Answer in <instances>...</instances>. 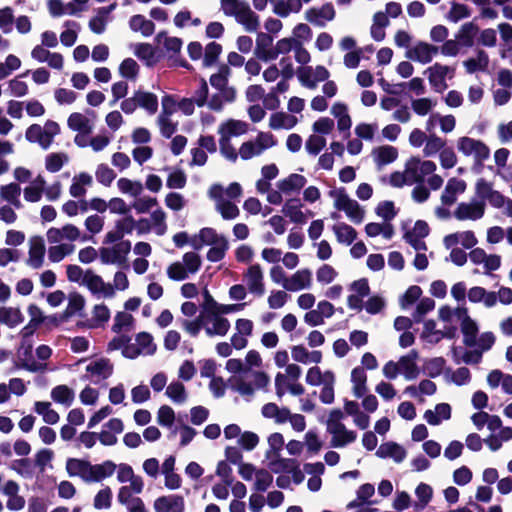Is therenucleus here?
<instances>
[{
  "label": "nucleus",
  "mask_w": 512,
  "mask_h": 512,
  "mask_svg": "<svg viewBox=\"0 0 512 512\" xmlns=\"http://www.w3.org/2000/svg\"><path fill=\"white\" fill-rule=\"evenodd\" d=\"M329 195L335 198L334 207L339 211H344L354 223L360 224L364 220V209L356 200L349 198L344 187L331 190Z\"/></svg>",
  "instance_id": "nucleus-1"
},
{
  "label": "nucleus",
  "mask_w": 512,
  "mask_h": 512,
  "mask_svg": "<svg viewBox=\"0 0 512 512\" xmlns=\"http://www.w3.org/2000/svg\"><path fill=\"white\" fill-rule=\"evenodd\" d=\"M256 142L258 148H256L252 141L244 142L241 145L239 154L243 160L251 159L254 155L260 154L263 150L268 149L277 143L273 134L265 132H259Z\"/></svg>",
  "instance_id": "nucleus-2"
},
{
  "label": "nucleus",
  "mask_w": 512,
  "mask_h": 512,
  "mask_svg": "<svg viewBox=\"0 0 512 512\" xmlns=\"http://www.w3.org/2000/svg\"><path fill=\"white\" fill-rule=\"evenodd\" d=\"M485 212V203L483 201L465 203L461 202L458 204L454 211V217L457 220H478L483 217Z\"/></svg>",
  "instance_id": "nucleus-3"
},
{
  "label": "nucleus",
  "mask_w": 512,
  "mask_h": 512,
  "mask_svg": "<svg viewBox=\"0 0 512 512\" xmlns=\"http://www.w3.org/2000/svg\"><path fill=\"white\" fill-rule=\"evenodd\" d=\"M154 509L155 512H184L185 501L177 494L160 496L154 502Z\"/></svg>",
  "instance_id": "nucleus-4"
},
{
  "label": "nucleus",
  "mask_w": 512,
  "mask_h": 512,
  "mask_svg": "<svg viewBox=\"0 0 512 512\" xmlns=\"http://www.w3.org/2000/svg\"><path fill=\"white\" fill-rule=\"evenodd\" d=\"M32 344H22L18 349L19 362L15 363V367L18 369H25L29 372H37L42 370L45 365L37 363L33 359Z\"/></svg>",
  "instance_id": "nucleus-5"
},
{
  "label": "nucleus",
  "mask_w": 512,
  "mask_h": 512,
  "mask_svg": "<svg viewBox=\"0 0 512 512\" xmlns=\"http://www.w3.org/2000/svg\"><path fill=\"white\" fill-rule=\"evenodd\" d=\"M305 18L310 23L323 27L325 23L320 20V18H323L327 21H332L335 18V9L333 7V4L331 2H327L320 9L317 8H310L305 13Z\"/></svg>",
  "instance_id": "nucleus-6"
},
{
  "label": "nucleus",
  "mask_w": 512,
  "mask_h": 512,
  "mask_svg": "<svg viewBox=\"0 0 512 512\" xmlns=\"http://www.w3.org/2000/svg\"><path fill=\"white\" fill-rule=\"evenodd\" d=\"M29 258L27 264L34 269H39L43 265L45 255L44 240L40 236H34L29 241Z\"/></svg>",
  "instance_id": "nucleus-7"
},
{
  "label": "nucleus",
  "mask_w": 512,
  "mask_h": 512,
  "mask_svg": "<svg viewBox=\"0 0 512 512\" xmlns=\"http://www.w3.org/2000/svg\"><path fill=\"white\" fill-rule=\"evenodd\" d=\"M437 52V46H433L426 42H419L412 50H408L406 52V57L422 64H427L432 61L433 54H436Z\"/></svg>",
  "instance_id": "nucleus-8"
},
{
  "label": "nucleus",
  "mask_w": 512,
  "mask_h": 512,
  "mask_svg": "<svg viewBox=\"0 0 512 512\" xmlns=\"http://www.w3.org/2000/svg\"><path fill=\"white\" fill-rule=\"evenodd\" d=\"M466 190V182L456 177L450 178L441 195V201L444 205L450 206L456 202V195L462 194Z\"/></svg>",
  "instance_id": "nucleus-9"
},
{
  "label": "nucleus",
  "mask_w": 512,
  "mask_h": 512,
  "mask_svg": "<svg viewBox=\"0 0 512 512\" xmlns=\"http://www.w3.org/2000/svg\"><path fill=\"white\" fill-rule=\"evenodd\" d=\"M380 458H392L396 463H401L406 458V450L396 442H386L380 445L376 451Z\"/></svg>",
  "instance_id": "nucleus-10"
},
{
  "label": "nucleus",
  "mask_w": 512,
  "mask_h": 512,
  "mask_svg": "<svg viewBox=\"0 0 512 512\" xmlns=\"http://www.w3.org/2000/svg\"><path fill=\"white\" fill-rule=\"evenodd\" d=\"M248 279V289L251 293L262 296L265 292L263 284V274L259 264L251 265L246 273Z\"/></svg>",
  "instance_id": "nucleus-11"
},
{
  "label": "nucleus",
  "mask_w": 512,
  "mask_h": 512,
  "mask_svg": "<svg viewBox=\"0 0 512 512\" xmlns=\"http://www.w3.org/2000/svg\"><path fill=\"white\" fill-rule=\"evenodd\" d=\"M311 271L309 269L298 270L288 281L283 283V288L288 291H298L308 288L311 283Z\"/></svg>",
  "instance_id": "nucleus-12"
},
{
  "label": "nucleus",
  "mask_w": 512,
  "mask_h": 512,
  "mask_svg": "<svg viewBox=\"0 0 512 512\" xmlns=\"http://www.w3.org/2000/svg\"><path fill=\"white\" fill-rule=\"evenodd\" d=\"M427 71L430 72L429 82L437 91L440 92L447 88L445 78L450 72V68L448 66L435 63L432 67H429Z\"/></svg>",
  "instance_id": "nucleus-13"
},
{
  "label": "nucleus",
  "mask_w": 512,
  "mask_h": 512,
  "mask_svg": "<svg viewBox=\"0 0 512 512\" xmlns=\"http://www.w3.org/2000/svg\"><path fill=\"white\" fill-rule=\"evenodd\" d=\"M307 180L303 175L292 173L277 183L278 189L284 194L299 192L306 184Z\"/></svg>",
  "instance_id": "nucleus-14"
},
{
  "label": "nucleus",
  "mask_w": 512,
  "mask_h": 512,
  "mask_svg": "<svg viewBox=\"0 0 512 512\" xmlns=\"http://www.w3.org/2000/svg\"><path fill=\"white\" fill-rule=\"evenodd\" d=\"M90 462L83 459L69 458L66 462V471L70 477L79 476L89 482Z\"/></svg>",
  "instance_id": "nucleus-15"
},
{
  "label": "nucleus",
  "mask_w": 512,
  "mask_h": 512,
  "mask_svg": "<svg viewBox=\"0 0 512 512\" xmlns=\"http://www.w3.org/2000/svg\"><path fill=\"white\" fill-rule=\"evenodd\" d=\"M116 469V464L111 460H106L101 464L92 465L90 463L89 482H99L104 478L110 477Z\"/></svg>",
  "instance_id": "nucleus-16"
},
{
  "label": "nucleus",
  "mask_w": 512,
  "mask_h": 512,
  "mask_svg": "<svg viewBox=\"0 0 512 512\" xmlns=\"http://www.w3.org/2000/svg\"><path fill=\"white\" fill-rule=\"evenodd\" d=\"M372 154L377 166L382 167L394 162L397 159L398 150L396 147L384 145L374 148Z\"/></svg>",
  "instance_id": "nucleus-17"
},
{
  "label": "nucleus",
  "mask_w": 512,
  "mask_h": 512,
  "mask_svg": "<svg viewBox=\"0 0 512 512\" xmlns=\"http://www.w3.org/2000/svg\"><path fill=\"white\" fill-rule=\"evenodd\" d=\"M302 204L297 198L289 199L282 208V213L296 224H305L307 218L301 211Z\"/></svg>",
  "instance_id": "nucleus-18"
},
{
  "label": "nucleus",
  "mask_w": 512,
  "mask_h": 512,
  "mask_svg": "<svg viewBox=\"0 0 512 512\" xmlns=\"http://www.w3.org/2000/svg\"><path fill=\"white\" fill-rule=\"evenodd\" d=\"M68 127L77 131L82 135H88L92 132V125L89 119L79 112H73L70 114L67 120Z\"/></svg>",
  "instance_id": "nucleus-19"
},
{
  "label": "nucleus",
  "mask_w": 512,
  "mask_h": 512,
  "mask_svg": "<svg viewBox=\"0 0 512 512\" xmlns=\"http://www.w3.org/2000/svg\"><path fill=\"white\" fill-rule=\"evenodd\" d=\"M298 120L295 116L286 114L285 112H275L271 114L269 127L273 130L292 129Z\"/></svg>",
  "instance_id": "nucleus-20"
},
{
  "label": "nucleus",
  "mask_w": 512,
  "mask_h": 512,
  "mask_svg": "<svg viewBox=\"0 0 512 512\" xmlns=\"http://www.w3.org/2000/svg\"><path fill=\"white\" fill-rule=\"evenodd\" d=\"M129 26L132 31H140L145 37L151 36L155 31V24L141 14L133 15L129 20Z\"/></svg>",
  "instance_id": "nucleus-21"
},
{
  "label": "nucleus",
  "mask_w": 512,
  "mask_h": 512,
  "mask_svg": "<svg viewBox=\"0 0 512 512\" xmlns=\"http://www.w3.org/2000/svg\"><path fill=\"white\" fill-rule=\"evenodd\" d=\"M235 18L248 32H255L259 28V16L250 9L248 4L241 9Z\"/></svg>",
  "instance_id": "nucleus-22"
},
{
  "label": "nucleus",
  "mask_w": 512,
  "mask_h": 512,
  "mask_svg": "<svg viewBox=\"0 0 512 512\" xmlns=\"http://www.w3.org/2000/svg\"><path fill=\"white\" fill-rule=\"evenodd\" d=\"M479 32V27L473 21L463 24L456 35L457 40L462 46L472 47L474 38Z\"/></svg>",
  "instance_id": "nucleus-23"
},
{
  "label": "nucleus",
  "mask_w": 512,
  "mask_h": 512,
  "mask_svg": "<svg viewBox=\"0 0 512 512\" xmlns=\"http://www.w3.org/2000/svg\"><path fill=\"white\" fill-rule=\"evenodd\" d=\"M24 321V316L19 308L0 307V323L14 328Z\"/></svg>",
  "instance_id": "nucleus-24"
},
{
  "label": "nucleus",
  "mask_w": 512,
  "mask_h": 512,
  "mask_svg": "<svg viewBox=\"0 0 512 512\" xmlns=\"http://www.w3.org/2000/svg\"><path fill=\"white\" fill-rule=\"evenodd\" d=\"M138 107L145 109L149 114H154L158 110V98L152 92L137 90L135 91Z\"/></svg>",
  "instance_id": "nucleus-25"
},
{
  "label": "nucleus",
  "mask_w": 512,
  "mask_h": 512,
  "mask_svg": "<svg viewBox=\"0 0 512 512\" xmlns=\"http://www.w3.org/2000/svg\"><path fill=\"white\" fill-rule=\"evenodd\" d=\"M489 65L488 54L480 49L477 51V58H469L464 61L467 73L473 74L477 71H485Z\"/></svg>",
  "instance_id": "nucleus-26"
},
{
  "label": "nucleus",
  "mask_w": 512,
  "mask_h": 512,
  "mask_svg": "<svg viewBox=\"0 0 512 512\" xmlns=\"http://www.w3.org/2000/svg\"><path fill=\"white\" fill-rule=\"evenodd\" d=\"M86 371L92 375H98L102 379H107L113 373V365L108 358H101L87 365Z\"/></svg>",
  "instance_id": "nucleus-27"
},
{
  "label": "nucleus",
  "mask_w": 512,
  "mask_h": 512,
  "mask_svg": "<svg viewBox=\"0 0 512 512\" xmlns=\"http://www.w3.org/2000/svg\"><path fill=\"white\" fill-rule=\"evenodd\" d=\"M461 331L463 333V342L466 346L472 347L476 344L478 326L471 317H466L461 322Z\"/></svg>",
  "instance_id": "nucleus-28"
},
{
  "label": "nucleus",
  "mask_w": 512,
  "mask_h": 512,
  "mask_svg": "<svg viewBox=\"0 0 512 512\" xmlns=\"http://www.w3.org/2000/svg\"><path fill=\"white\" fill-rule=\"evenodd\" d=\"M333 231L338 242L352 244L357 238V231L346 223H339L333 226Z\"/></svg>",
  "instance_id": "nucleus-29"
},
{
  "label": "nucleus",
  "mask_w": 512,
  "mask_h": 512,
  "mask_svg": "<svg viewBox=\"0 0 512 512\" xmlns=\"http://www.w3.org/2000/svg\"><path fill=\"white\" fill-rule=\"evenodd\" d=\"M51 398L57 403L69 406L74 400V391L66 385H58L52 389Z\"/></svg>",
  "instance_id": "nucleus-30"
},
{
  "label": "nucleus",
  "mask_w": 512,
  "mask_h": 512,
  "mask_svg": "<svg viewBox=\"0 0 512 512\" xmlns=\"http://www.w3.org/2000/svg\"><path fill=\"white\" fill-rule=\"evenodd\" d=\"M20 193L21 188L17 183H10L8 185L1 186L0 188L1 197L4 200L10 202L16 208H19L21 206V203L19 201Z\"/></svg>",
  "instance_id": "nucleus-31"
},
{
  "label": "nucleus",
  "mask_w": 512,
  "mask_h": 512,
  "mask_svg": "<svg viewBox=\"0 0 512 512\" xmlns=\"http://www.w3.org/2000/svg\"><path fill=\"white\" fill-rule=\"evenodd\" d=\"M219 128H223V133L230 138L231 136H239L247 133L248 125L244 121L229 119Z\"/></svg>",
  "instance_id": "nucleus-32"
},
{
  "label": "nucleus",
  "mask_w": 512,
  "mask_h": 512,
  "mask_svg": "<svg viewBox=\"0 0 512 512\" xmlns=\"http://www.w3.org/2000/svg\"><path fill=\"white\" fill-rule=\"evenodd\" d=\"M446 361L443 357H435L426 360L423 365V372L430 378H436L443 372Z\"/></svg>",
  "instance_id": "nucleus-33"
},
{
  "label": "nucleus",
  "mask_w": 512,
  "mask_h": 512,
  "mask_svg": "<svg viewBox=\"0 0 512 512\" xmlns=\"http://www.w3.org/2000/svg\"><path fill=\"white\" fill-rule=\"evenodd\" d=\"M228 248L229 245L227 239L221 235L220 241L212 245L208 250L206 257L210 262H219L225 257Z\"/></svg>",
  "instance_id": "nucleus-34"
},
{
  "label": "nucleus",
  "mask_w": 512,
  "mask_h": 512,
  "mask_svg": "<svg viewBox=\"0 0 512 512\" xmlns=\"http://www.w3.org/2000/svg\"><path fill=\"white\" fill-rule=\"evenodd\" d=\"M26 139L31 142H38L43 149L49 147V140H45L43 128L39 124L30 125L25 133Z\"/></svg>",
  "instance_id": "nucleus-35"
},
{
  "label": "nucleus",
  "mask_w": 512,
  "mask_h": 512,
  "mask_svg": "<svg viewBox=\"0 0 512 512\" xmlns=\"http://www.w3.org/2000/svg\"><path fill=\"white\" fill-rule=\"evenodd\" d=\"M446 142L438 137L436 134H431L426 140V145L423 149L425 157L435 155L437 152H441L445 148Z\"/></svg>",
  "instance_id": "nucleus-36"
},
{
  "label": "nucleus",
  "mask_w": 512,
  "mask_h": 512,
  "mask_svg": "<svg viewBox=\"0 0 512 512\" xmlns=\"http://www.w3.org/2000/svg\"><path fill=\"white\" fill-rule=\"evenodd\" d=\"M274 459L269 462L268 467L270 470L275 473H289L292 469L293 465L296 464V459L294 458H281L273 457Z\"/></svg>",
  "instance_id": "nucleus-37"
},
{
  "label": "nucleus",
  "mask_w": 512,
  "mask_h": 512,
  "mask_svg": "<svg viewBox=\"0 0 512 512\" xmlns=\"http://www.w3.org/2000/svg\"><path fill=\"white\" fill-rule=\"evenodd\" d=\"M470 14L471 11L467 5L452 1L451 9L447 14V19L456 23L461 19L468 18Z\"/></svg>",
  "instance_id": "nucleus-38"
},
{
  "label": "nucleus",
  "mask_w": 512,
  "mask_h": 512,
  "mask_svg": "<svg viewBox=\"0 0 512 512\" xmlns=\"http://www.w3.org/2000/svg\"><path fill=\"white\" fill-rule=\"evenodd\" d=\"M67 161L68 156L65 153H51L46 157L45 167L49 172L56 173L61 170Z\"/></svg>",
  "instance_id": "nucleus-39"
},
{
  "label": "nucleus",
  "mask_w": 512,
  "mask_h": 512,
  "mask_svg": "<svg viewBox=\"0 0 512 512\" xmlns=\"http://www.w3.org/2000/svg\"><path fill=\"white\" fill-rule=\"evenodd\" d=\"M221 52H222L221 44L214 42V41L208 43L205 48L203 65L205 67H210L213 64H215L216 61L218 60Z\"/></svg>",
  "instance_id": "nucleus-40"
},
{
  "label": "nucleus",
  "mask_w": 512,
  "mask_h": 512,
  "mask_svg": "<svg viewBox=\"0 0 512 512\" xmlns=\"http://www.w3.org/2000/svg\"><path fill=\"white\" fill-rule=\"evenodd\" d=\"M219 133L221 134V137L219 139L220 152L228 160L235 162L238 158V154L236 152V149L231 144L230 138H228V136L225 135V133H223V128H219Z\"/></svg>",
  "instance_id": "nucleus-41"
},
{
  "label": "nucleus",
  "mask_w": 512,
  "mask_h": 512,
  "mask_svg": "<svg viewBox=\"0 0 512 512\" xmlns=\"http://www.w3.org/2000/svg\"><path fill=\"white\" fill-rule=\"evenodd\" d=\"M119 73L126 79L135 80L139 73V65L133 58H125L119 66Z\"/></svg>",
  "instance_id": "nucleus-42"
},
{
  "label": "nucleus",
  "mask_w": 512,
  "mask_h": 512,
  "mask_svg": "<svg viewBox=\"0 0 512 512\" xmlns=\"http://www.w3.org/2000/svg\"><path fill=\"white\" fill-rule=\"evenodd\" d=\"M74 246L71 244H60L51 246L48 250V257L51 262H60L65 256L72 253Z\"/></svg>",
  "instance_id": "nucleus-43"
},
{
  "label": "nucleus",
  "mask_w": 512,
  "mask_h": 512,
  "mask_svg": "<svg viewBox=\"0 0 512 512\" xmlns=\"http://www.w3.org/2000/svg\"><path fill=\"white\" fill-rule=\"evenodd\" d=\"M270 449L266 452V458L279 457L284 445V437L281 433L275 432L268 437Z\"/></svg>",
  "instance_id": "nucleus-44"
},
{
  "label": "nucleus",
  "mask_w": 512,
  "mask_h": 512,
  "mask_svg": "<svg viewBox=\"0 0 512 512\" xmlns=\"http://www.w3.org/2000/svg\"><path fill=\"white\" fill-rule=\"evenodd\" d=\"M166 395L176 403H183L186 400L185 386L179 381L172 382L166 389Z\"/></svg>",
  "instance_id": "nucleus-45"
},
{
  "label": "nucleus",
  "mask_w": 512,
  "mask_h": 512,
  "mask_svg": "<svg viewBox=\"0 0 512 512\" xmlns=\"http://www.w3.org/2000/svg\"><path fill=\"white\" fill-rule=\"evenodd\" d=\"M398 363L400 370L407 380H413L419 376V367L416 363L409 361L407 357H400Z\"/></svg>",
  "instance_id": "nucleus-46"
},
{
  "label": "nucleus",
  "mask_w": 512,
  "mask_h": 512,
  "mask_svg": "<svg viewBox=\"0 0 512 512\" xmlns=\"http://www.w3.org/2000/svg\"><path fill=\"white\" fill-rule=\"evenodd\" d=\"M435 308V301L432 298L424 297L422 298L416 306V309L413 313V318L415 322L419 323L422 321V318L425 314L432 311Z\"/></svg>",
  "instance_id": "nucleus-47"
},
{
  "label": "nucleus",
  "mask_w": 512,
  "mask_h": 512,
  "mask_svg": "<svg viewBox=\"0 0 512 512\" xmlns=\"http://www.w3.org/2000/svg\"><path fill=\"white\" fill-rule=\"evenodd\" d=\"M96 179L104 186H110L116 178V173L106 164H99L96 169Z\"/></svg>",
  "instance_id": "nucleus-48"
},
{
  "label": "nucleus",
  "mask_w": 512,
  "mask_h": 512,
  "mask_svg": "<svg viewBox=\"0 0 512 512\" xmlns=\"http://www.w3.org/2000/svg\"><path fill=\"white\" fill-rule=\"evenodd\" d=\"M420 158L416 156H412L405 165V175L408 179V184L416 183V178L419 177L420 174Z\"/></svg>",
  "instance_id": "nucleus-49"
},
{
  "label": "nucleus",
  "mask_w": 512,
  "mask_h": 512,
  "mask_svg": "<svg viewBox=\"0 0 512 512\" xmlns=\"http://www.w3.org/2000/svg\"><path fill=\"white\" fill-rule=\"evenodd\" d=\"M175 421V412L168 405H162L157 413V422L162 427H171Z\"/></svg>",
  "instance_id": "nucleus-50"
},
{
  "label": "nucleus",
  "mask_w": 512,
  "mask_h": 512,
  "mask_svg": "<svg viewBox=\"0 0 512 512\" xmlns=\"http://www.w3.org/2000/svg\"><path fill=\"white\" fill-rule=\"evenodd\" d=\"M273 482V476L266 469H259L256 471V480L254 488L256 491L264 492Z\"/></svg>",
  "instance_id": "nucleus-51"
},
{
  "label": "nucleus",
  "mask_w": 512,
  "mask_h": 512,
  "mask_svg": "<svg viewBox=\"0 0 512 512\" xmlns=\"http://www.w3.org/2000/svg\"><path fill=\"white\" fill-rule=\"evenodd\" d=\"M357 434L355 431L347 430L345 427L339 434L332 437L331 445L333 447H343L356 440Z\"/></svg>",
  "instance_id": "nucleus-52"
},
{
  "label": "nucleus",
  "mask_w": 512,
  "mask_h": 512,
  "mask_svg": "<svg viewBox=\"0 0 512 512\" xmlns=\"http://www.w3.org/2000/svg\"><path fill=\"white\" fill-rule=\"evenodd\" d=\"M117 185L122 193H129L134 197H137L143 190L140 182H132L128 178H120Z\"/></svg>",
  "instance_id": "nucleus-53"
},
{
  "label": "nucleus",
  "mask_w": 512,
  "mask_h": 512,
  "mask_svg": "<svg viewBox=\"0 0 512 512\" xmlns=\"http://www.w3.org/2000/svg\"><path fill=\"white\" fill-rule=\"evenodd\" d=\"M375 213L385 221H391L397 214L394 202L389 200L380 202L375 209Z\"/></svg>",
  "instance_id": "nucleus-54"
},
{
  "label": "nucleus",
  "mask_w": 512,
  "mask_h": 512,
  "mask_svg": "<svg viewBox=\"0 0 512 512\" xmlns=\"http://www.w3.org/2000/svg\"><path fill=\"white\" fill-rule=\"evenodd\" d=\"M137 346L141 347V352L146 349V354L153 355L156 352V345L153 343V337L148 332H140L136 335Z\"/></svg>",
  "instance_id": "nucleus-55"
},
{
  "label": "nucleus",
  "mask_w": 512,
  "mask_h": 512,
  "mask_svg": "<svg viewBox=\"0 0 512 512\" xmlns=\"http://www.w3.org/2000/svg\"><path fill=\"white\" fill-rule=\"evenodd\" d=\"M112 491L110 487L101 489L94 498V507L96 509H108L111 507Z\"/></svg>",
  "instance_id": "nucleus-56"
},
{
  "label": "nucleus",
  "mask_w": 512,
  "mask_h": 512,
  "mask_svg": "<svg viewBox=\"0 0 512 512\" xmlns=\"http://www.w3.org/2000/svg\"><path fill=\"white\" fill-rule=\"evenodd\" d=\"M187 182V177L184 171L176 170L169 174L166 186L170 189H182L185 187Z\"/></svg>",
  "instance_id": "nucleus-57"
},
{
  "label": "nucleus",
  "mask_w": 512,
  "mask_h": 512,
  "mask_svg": "<svg viewBox=\"0 0 512 512\" xmlns=\"http://www.w3.org/2000/svg\"><path fill=\"white\" fill-rule=\"evenodd\" d=\"M156 51L149 43H139L135 48V55L141 59L146 60L147 65H151V60L155 58Z\"/></svg>",
  "instance_id": "nucleus-58"
},
{
  "label": "nucleus",
  "mask_w": 512,
  "mask_h": 512,
  "mask_svg": "<svg viewBox=\"0 0 512 512\" xmlns=\"http://www.w3.org/2000/svg\"><path fill=\"white\" fill-rule=\"evenodd\" d=\"M326 145V139L318 135H310L306 141V150L312 155H317Z\"/></svg>",
  "instance_id": "nucleus-59"
},
{
  "label": "nucleus",
  "mask_w": 512,
  "mask_h": 512,
  "mask_svg": "<svg viewBox=\"0 0 512 512\" xmlns=\"http://www.w3.org/2000/svg\"><path fill=\"white\" fill-rule=\"evenodd\" d=\"M134 318L131 314L126 312H118L114 318V324L112 325V331L119 333L124 327L132 325Z\"/></svg>",
  "instance_id": "nucleus-60"
},
{
  "label": "nucleus",
  "mask_w": 512,
  "mask_h": 512,
  "mask_svg": "<svg viewBox=\"0 0 512 512\" xmlns=\"http://www.w3.org/2000/svg\"><path fill=\"white\" fill-rule=\"evenodd\" d=\"M184 267L187 272L195 273L201 266V258L195 252H187L183 255Z\"/></svg>",
  "instance_id": "nucleus-61"
},
{
  "label": "nucleus",
  "mask_w": 512,
  "mask_h": 512,
  "mask_svg": "<svg viewBox=\"0 0 512 512\" xmlns=\"http://www.w3.org/2000/svg\"><path fill=\"white\" fill-rule=\"evenodd\" d=\"M216 475L222 478L223 483L226 485H232L234 477L232 475V468L227 461H219L216 467Z\"/></svg>",
  "instance_id": "nucleus-62"
},
{
  "label": "nucleus",
  "mask_w": 512,
  "mask_h": 512,
  "mask_svg": "<svg viewBox=\"0 0 512 512\" xmlns=\"http://www.w3.org/2000/svg\"><path fill=\"white\" fill-rule=\"evenodd\" d=\"M473 474L470 468L463 465L453 472V481L459 486H464L472 480Z\"/></svg>",
  "instance_id": "nucleus-63"
},
{
  "label": "nucleus",
  "mask_w": 512,
  "mask_h": 512,
  "mask_svg": "<svg viewBox=\"0 0 512 512\" xmlns=\"http://www.w3.org/2000/svg\"><path fill=\"white\" fill-rule=\"evenodd\" d=\"M337 276L336 270L328 264L322 265L316 272L317 280L321 283H331Z\"/></svg>",
  "instance_id": "nucleus-64"
}]
</instances>
